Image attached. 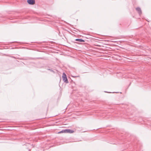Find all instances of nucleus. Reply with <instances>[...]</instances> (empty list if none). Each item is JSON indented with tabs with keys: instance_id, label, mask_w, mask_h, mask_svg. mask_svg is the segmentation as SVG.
I'll return each mask as SVG.
<instances>
[{
	"instance_id": "obj_6",
	"label": "nucleus",
	"mask_w": 151,
	"mask_h": 151,
	"mask_svg": "<svg viewBox=\"0 0 151 151\" xmlns=\"http://www.w3.org/2000/svg\"><path fill=\"white\" fill-rule=\"evenodd\" d=\"M47 70H50V71L51 72H54V71L53 70H52V69H50L49 68H48L47 69Z\"/></svg>"
},
{
	"instance_id": "obj_7",
	"label": "nucleus",
	"mask_w": 151,
	"mask_h": 151,
	"mask_svg": "<svg viewBox=\"0 0 151 151\" xmlns=\"http://www.w3.org/2000/svg\"><path fill=\"white\" fill-rule=\"evenodd\" d=\"M105 92H107V93H108V92H106V91H105Z\"/></svg>"
},
{
	"instance_id": "obj_5",
	"label": "nucleus",
	"mask_w": 151,
	"mask_h": 151,
	"mask_svg": "<svg viewBox=\"0 0 151 151\" xmlns=\"http://www.w3.org/2000/svg\"><path fill=\"white\" fill-rule=\"evenodd\" d=\"M76 41H78L79 42H84L85 40H83L80 39H76L75 40Z\"/></svg>"
},
{
	"instance_id": "obj_2",
	"label": "nucleus",
	"mask_w": 151,
	"mask_h": 151,
	"mask_svg": "<svg viewBox=\"0 0 151 151\" xmlns=\"http://www.w3.org/2000/svg\"><path fill=\"white\" fill-rule=\"evenodd\" d=\"M62 78L63 79V80L64 81V82H65L66 83H68V81L67 79V76L64 73H63Z\"/></svg>"
},
{
	"instance_id": "obj_1",
	"label": "nucleus",
	"mask_w": 151,
	"mask_h": 151,
	"mask_svg": "<svg viewBox=\"0 0 151 151\" xmlns=\"http://www.w3.org/2000/svg\"><path fill=\"white\" fill-rule=\"evenodd\" d=\"M74 131L72 130H71L69 129H65L64 130H63L59 132V133H73L74 132Z\"/></svg>"
},
{
	"instance_id": "obj_4",
	"label": "nucleus",
	"mask_w": 151,
	"mask_h": 151,
	"mask_svg": "<svg viewBox=\"0 0 151 151\" xmlns=\"http://www.w3.org/2000/svg\"><path fill=\"white\" fill-rule=\"evenodd\" d=\"M136 10L138 12L139 15H140L142 14L141 10L139 7L137 8H136Z\"/></svg>"
},
{
	"instance_id": "obj_3",
	"label": "nucleus",
	"mask_w": 151,
	"mask_h": 151,
	"mask_svg": "<svg viewBox=\"0 0 151 151\" xmlns=\"http://www.w3.org/2000/svg\"><path fill=\"white\" fill-rule=\"evenodd\" d=\"M27 2L30 5H33L35 3V0H27Z\"/></svg>"
},
{
	"instance_id": "obj_8",
	"label": "nucleus",
	"mask_w": 151,
	"mask_h": 151,
	"mask_svg": "<svg viewBox=\"0 0 151 151\" xmlns=\"http://www.w3.org/2000/svg\"><path fill=\"white\" fill-rule=\"evenodd\" d=\"M74 77H76V76H73Z\"/></svg>"
}]
</instances>
